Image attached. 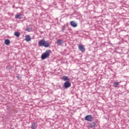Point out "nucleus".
<instances>
[{"label": "nucleus", "mask_w": 129, "mask_h": 129, "mask_svg": "<svg viewBox=\"0 0 129 129\" xmlns=\"http://www.w3.org/2000/svg\"><path fill=\"white\" fill-rule=\"evenodd\" d=\"M32 29L30 28L29 27H27V28L25 29V31L27 32H31V30Z\"/></svg>", "instance_id": "dca6fc26"}, {"label": "nucleus", "mask_w": 129, "mask_h": 129, "mask_svg": "<svg viewBox=\"0 0 129 129\" xmlns=\"http://www.w3.org/2000/svg\"><path fill=\"white\" fill-rule=\"evenodd\" d=\"M85 120L87 121H92L93 120V116L91 115H88L85 117Z\"/></svg>", "instance_id": "20e7f679"}, {"label": "nucleus", "mask_w": 129, "mask_h": 129, "mask_svg": "<svg viewBox=\"0 0 129 129\" xmlns=\"http://www.w3.org/2000/svg\"><path fill=\"white\" fill-rule=\"evenodd\" d=\"M71 86V83H70L69 81H66L64 83L63 88L64 89H67L68 88H69Z\"/></svg>", "instance_id": "7ed1b4c3"}, {"label": "nucleus", "mask_w": 129, "mask_h": 129, "mask_svg": "<svg viewBox=\"0 0 129 129\" xmlns=\"http://www.w3.org/2000/svg\"><path fill=\"white\" fill-rule=\"evenodd\" d=\"M57 45H62V44H63V41H62V40H59V39H58L57 40Z\"/></svg>", "instance_id": "4468645a"}, {"label": "nucleus", "mask_w": 129, "mask_h": 129, "mask_svg": "<svg viewBox=\"0 0 129 129\" xmlns=\"http://www.w3.org/2000/svg\"><path fill=\"white\" fill-rule=\"evenodd\" d=\"M118 85H119V83L118 82H114V87H117V86H118Z\"/></svg>", "instance_id": "2eb2a0df"}, {"label": "nucleus", "mask_w": 129, "mask_h": 129, "mask_svg": "<svg viewBox=\"0 0 129 129\" xmlns=\"http://www.w3.org/2000/svg\"><path fill=\"white\" fill-rule=\"evenodd\" d=\"M97 126V125H96V123L95 122H92L90 125V127L91 128H93V127H96Z\"/></svg>", "instance_id": "6e6552de"}, {"label": "nucleus", "mask_w": 129, "mask_h": 129, "mask_svg": "<svg viewBox=\"0 0 129 129\" xmlns=\"http://www.w3.org/2000/svg\"><path fill=\"white\" fill-rule=\"evenodd\" d=\"M78 48H79V50L80 51H81V52H85V48H84V45H79Z\"/></svg>", "instance_id": "423d86ee"}, {"label": "nucleus", "mask_w": 129, "mask_h": 129, "mask_svg": "<svg viewBox=\"0 0 129 129\" xmlns=\"http://www.w3.org/2000/svg\"><path fill=\"white\" fill-rule=\"evenodd\" d=\"M61 31H62V32H64V31H65V27H63V28L61 29Z\"/></svg>", "instance_id": "f3484780"}, {"label": "nucleus", "mask_w": 129, "mask_h": 129, "mask_svg": "<svg viewBox=\"0 0 129 129\" xmlns=\"http://www.w3.org/2000/svg\"><path fill=\"white\" fill-rule=\"evenodd\" d=\"M5 45L8 46V45H10V44H11V41L9 39H6L5 40Z\"/></svg>", "instance_id": "9b49d317"}, {"label": "nucleus", "mask_w": 129, "mask_h": 129, "mask_svg": "<svg viewBox=\"0 0 129 129\" xmlns=\"http://www.w3.org/2000/svg\"><path fill=\"white\" fill-rule=\"evenodd\" d=\"M38 46L39 47L43 46L45 48H48V47H50V43L48 41H45V39H43L39 41Z\"/></svg>", "instance_id": "f257e3e1"}, {"label": "nucleus", "mask_w": 129, "mask_h": 129, "mask_svg": "<svg viewBox=\"0 0 129 129\" xmlns=\"http://www.w3.org/2000/svg\"><path fill=\"white\" fill-rule=\"evenodd\" d=\"M25 40L27 42H30L31 41V36L30 35H26Z\"/></svg>", "instance_id": "1a4fd4ad"}, {"label": "nucleus", "mask_w": 129, "mask_h": 129, "mask_svg": "<svg viewBox=\"0 0 129 129\" xmlns=\"http://www.w3.org/2000/svg\"><path fill=\"white\" fill-rule=\"evenodd\" d=\"M62 80L64 81H70V78L69 77L66 76H63L62 78Z\"/></svg>", "instance_id": "0eeeda50"}, {"label": "nucleus", "mask_w": 129, "mask_h": 129, "mask_svg": "<svg viewBox=\"0 0 129 129\" xmlns=\"http://www.w3.org/2000/svg\"><path fill=\"white\" fill-rule=\"evenodd\" d=\"M15 36H16V37H17V38H19V37H20V35H21V33H20V32L16 31L14 33Z\"/></svg>", "instance_id": "ddd939ff"}, {"label": "nucleus", "mask_w": 129, "mask_h": 129, "mask_svg": "<svg viewBox=\"0 0 129 129\" xmlns=\"http://www.w3.org/2000/svg\"><path fill=\"white\" fill-rule=\"evenodd\" d=\"M16 78H18V79H20V77H19L18 76H16Z\"/></svg>", "instance_id": "a211bd4d"}, {"label": "nucleus", "mask_w": 129, "mask_h": 129, "mask_svg": "<svg viewBox=\"0 0 129 129\" xmlns=\"http://www.w3.org/2000/svg\"><path fill=\"white\" fill-rule=\"evenodd\" d=\"M70 24L72 26V27H74V28L77 27V24L75 23L74 21H71L70 22Z\"/></svg>", "instance_id": "f8f14e48"}, {"label": "nucleus", "mask_w": 129, "mask_h": 129, "mask_svg": "<svg viewBox=\"0 0 129 129\" xmlns=\"http://www.w3.org/2000/svg\"><path fill=\"white\" fill-rule=\"evenodd\" d=\"M51 50L48 49L46 50L43 54L41 55V59L42 60H45L46 58H48L50 56V53H51Z\"/></svg>", "instance_id": "f03ea898"}, {"label": "nucleus", "mask_w": 129, "mask_h": 129, "mask_svg": "<svg viewBox=\"0 0 129 129\" xmlns=\"http://www.w3.org/2000/svg\"><path fill=\"white\" fill-rule=\"evenodd\" d=\"M15 19H18V20H22V19H23V14L21 13H17L15 15Z\"/></svg>", "instance_id": "39448f33"}, {"label": "nucleus", "mask_w": 129, "mask_h": 129, "mask_svg": "<svg viewBox=\"0 0 129 129\" xmlns=\"http://www.w3.org/2000/svg\"><path fill=\"white\" fill-rule=\"evenodd\" d=\"M32 129H36L37 128V124L35 122H33L31 125Z\"/></svg>", "instance_id": "9d476101"}]
</instances>
